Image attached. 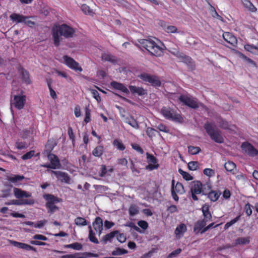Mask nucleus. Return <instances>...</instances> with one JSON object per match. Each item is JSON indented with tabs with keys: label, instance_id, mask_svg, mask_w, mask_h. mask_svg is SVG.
<instances>
[{
	"label": "nucleus",
	"instance_id": "f257e3e1",
	"mask_svg": "<svg viewBox=\"0 0 258 258\" xmlns=\"http://www.w3.org/2000/svg\"><path fill=\"white\" fill-rule=\"evenodd\" d=\"M75 30L67 24L56 25L52 29V35L54 44L57 47L60 45L62 37L66 39L73 37Z\"/></svg>",
	"mask_w": 258,
	"mask_h": 258
},
{
	"label": "nucleus",
	"instance_id": "f03ea898",
	"mask_svg": "<svg viewBox=\"0 0 258 258\" xmlns=\"http://www.w3.org/2000/svg\"><path fill=\"white\" fill-rule=\"evenodd\" d=\"M139 42L152 55L160 56L163 53V49L158 45L154 41L150 39H140Z\"/></svg>",
	"mask_w": 258,
	"mask_h": 258
},
{
	"label": "nucleus",
	"instance_id": "7ed1b4c3",
	"mask_svg": "<svg viewBox=\"0 0 258 258\" xmlns=\"http://www.w3.org/2000/svg\"><path fill=\"white\" fill-rule=\"evenodd\" d=\"M204 127L212 140L219 144L224 143V140L221 134V131L216 128V125L214 123L207 122L205 123Z\"/></svg>",
	"mask_w": 258,
	"mask_h": 258
},
{
	"label": "nucleus",
	"instance_id": "20e7f679",
	"mask_svg": "<svg viewBox=\"0 0 258 258\" xmlns=\"http://www.w3.org/2000/svg\"><path fill=\"white\" fill-rule=\"evenodd\" d=\"M161 112L166 119L178 122H181L183 121L181 116L170 108L164 107L161 109Z\"/></svg>",
	"mask_w": 258,
	"mask_h": 258
},
{
	"label": "nucleus",
	"instance_id": "39448f33",
	"mask_svg": "<svg viewBox=\"0 0 258 258\" xmlns=\"http://www.w3.org/2000/svg\"><path fill=\"white\" fill-rule=\"evenodd\" d=\"M178 99L184 105L193 109H197L199 107L200 104L196 98L186 95L180 96Z\"/></svg>",
	"mask_w": 258,
	"mask_h": 258
},
{
	"label": "nucleus",
	"instance_id": "423d86ee",
	"mask_svg": "<svg viewBox=\"0 0 258 258\" xmlns=\"http://www.w3.org/2000/svg\"><path fill=\"white\" fill-rule=\"evenodd\" d=\"M138 77L143 81L149 82L154 87H160L161 85L160 81L155 76H152L147 73H143L139 75Z\"/></svg>",
	"mask_w": 258,
	"mask_h": 258
},
{
	"label": "nucleus",
	"instance_id": "0eeeda50",
	"mask_svg": "<svg viewBox=\"0 0 258 258\" xmlns=\"http://www.w3.org/2000/svg\"><path fill=\"white\" fill-rule=\"evenodd\" d=\"M174 55L177 57L181 62L186 63L189 69L191 70L195 69V63L193 61L192 59L184 54V53L179 51H176V53H174Z\"/></svg>",
	"mask_w": 258,
	"mask_h": 258
},
{
	"label": "nucleus",
	"instance_id": "6e6552de",
	"mask_svg": "<svg viewBox=\"0 0 258 258\" xmlns=\"http://www.w3.org/2000/svg\"><path fill=\"white\" fill-rule=\"evenodd\" d=\"M190 189V193L194 201H198V198L196 195L200 194L202 192V183L199 180L192 181Z\"/></svg>",
	"mask_w": 258,
	"mask_h": 258
},
{
	"label": "nucleus",
	"instance_id": "1a4fd4ad",
	"mask_svg": "<svg viewBox=\"0 0 258 258\" xmlns=\"http://www.w3.org/2000/svg\"><path fill=\"white\" fill-rule=\"evenodd\" d=\"M63 59L64 63L69 68L75 71L76 72H81L83 71L82 68L80 66L79 63L73 58L68 55H64L63 57Z\"/></svg>",
	"mask_w": 258,
	"mask_h": 258
},
{
	"label": "nucleus",
	"instance_id": "9d476101",
	"mask_svg": "<svg viewBox=\"0 0 258 258\" xmlns=\"http://www.w3.org/2000/svg\"><path fill=\"white\" fill-rule=\"evenodd\" d=\"M26 102V96L25 95L14 96V99L12 100L11 104V106H14L18 109H22L23 108Z\"/></svg>",
	"mask_w": 258,
	"mask_h": 258
},
{
	"label": "nucleus",
	"instance_id": "9b49d317",
	"mask_svg": "<svg viewBox=\"0 0 258 258\" xmlns=\"http://www.w3.org/2000/svg\"><path fill=\"white\" fill-rule=\"evenodd\" d=\"M242 150L250 156H255L257 155L258 151L250 143L244 142L241 145Z\"/></svg>",
	"mask_w": 258,
	"mask_h": 258
},
{
	"label": "nucleus",
	"instance_id": "f8f14e48",
	"mask_svg": "<svg viewBox=\"0 0 258 258\" xmlns=\"http://www.w3.org/2000/svg\"><path fill=\"white\" fill-rule=\"evenodd\" d=\"M47 171L50 172L52 174H54L57 179L60 180L61 182L69 183L70 181V177L69 176L68 174L66 172L60 171L49 170L48 169L47 170Z\"/></svg>",
	"mask_w": 258,
	"mask_h": 258
},
{
	"label": "nucleus",
	"instance_id": "ddd939ff",
	"mask_svg": "<svg viewBox=\"0 0 258 258\" xmlns=\"http://www.w3.org/2000/svg\"><path fill=\"white\" fill-rule=\"evenodd\" d=\"M47 158L50 162L51 169H58L61 167V164L57 156L53 154H48Z\"/></svg>",
	"mask_w": 258,
	"mask_h": 258
},
{
	"label": "nucleus",
	"instance_id": "4468645a",
	"mask_svg": "<svg viewBox=\"0 0 258 258\" xmlns=\"http://www.w3.org/2000/svg\"><path fill=\"white\" fill-rule=\"evenodd\" d=\"M10 242L11 244H12L13 246L19 248L25 249L27 250H33L34 251H36V248L35 247L27 244L14 240H10Z\"/></svg>",
	"mask_w": 258,
	"mask_h": 258
},
{
	"label": "nucleus",
	"instance_id": "2eb2a0df",
	"mask_svg": "<svg viewBox=\"0 0 258 258\" xmlns=\"http://www.w3.org/2000/svg\"><path fill=\"white\" fill-rule=\"evenodd\" d=\"M93 226L96 232H98V235L100 236L103 230V221L100 217L95 218L93 223Z\"/></svg>",
	"mask_w": 258,
	"mask_h": 258
},
{
	"label": "nucleus",
	"instance_id": "dca6fc26",
	"mask_svg": "<svg viewBox=\"0 0 258 258\" xmlns=\"http://www.w3.org/2000/svg\"><path fill=\"white\" fill-rule=\"evenodd\" d=\"M128 88L133 94H137L139 96H143L147 94L146 90L144 89L142 87L130 85Z\"/></svg>",
	"mask_w": 258,
	"mask_h": 258
},
{
	"label": "nucleus",
	"instance_id": "f3484780",
	"mask_svg": "<svg viewBox=\"0 0 258 258\" xmlns=\"http://www.w3.org/2000/svg\"><path fill=\"white\" fill-rule=\"evenodd\" d=\"M14 194L16 198L21 199L23 197L29 198L31 196V194L22 189L15 187L13 189Z\"/></svg>",
	"mask_w": 258,
	"mask_h": 258
},
{
	"label": "nucleus",
	"instance_id": "a211bd4d",
	"mask_svg": "<svg viewBox=\"0 0 258 258\" xmlns=\"http://www.w3.org/2000/svg\"><path fill=\"white\" fill-rule=\"evenodd\" d=\"M250 238L249 236L238 237L234 240L233 245L234 246H237L238 245L248 244L250 242Z\"/></svg>",
	"mask_w": 258,
	"mask_h": 258
},
{
	"label": "nucleus",
	"instance_id": "6ab92c4d",
	"mask_svg": "<svg viewBox=\"0 0 258 258\" xmlns=\"http://www.w3.org/2000/svg\"><path fill=\"white\" fill-rule=\"evenodd\" d=\"M223 38L226 42L233 46L237 44L236 38L229 32H224L223 34Z\"/></svg>",
	"mask_w": 258,
	"mask_h": 258
},
{
	"label": "nucleus",
	"instance_id": "aec40b11",
	"mask_svg": "<svg viewBox=\"0 0 258 258\" xmlns=\"http://www.w3.org/2000/svg\"><path fill=\"white\" fill-rule=\"evenodd\" d=\"M202 211L203 215L204 217V220L206 222H209L212 219V214L209 211V206L208 205L205 204L202 206Z\"/></svg>",
	"mask_w": 258,
	"mask_h": 258
},
{
	"label": "nucleus",
	"instance_id": "412c9836",
	"mask_svg": "<svg viewBox=\"0 0 258 258\" xmlns=\"http://www.w3.org/2000/svg\"><path fill=\"white\" fill-rule=\"evenodd\" d=\"M207 222L204 220H198L195 224L194 231L196 233H201V231L205 227Z\"/></svg>",
	"mask_w": 258,
	"mask_h": 258
},
{
	"label": "nucleus",
	"instance_id": "4be33fe9",
	"mask_svg": "<svg viewBox=\"0 0 258 258\" xmlns=\"http://www.w3.org/2000/svg\"><path fill=\"white\" fill-rule=\"evenodd\" d=\"M7 179L10 182L17 184L25 179V177L23 175L11 174V175L7 176Z\"/></svg>",
	"mask_w": 258,
	"mask_h": 258
},
{
	"label": "nucleus",
	"instance_id": "5701e85b",
	"mask_svg": "<svg viewBox=\"0 0 258 258\" xmlns=\"http://www.w3.org/2000/svg\"><path fill=\"white\" fill-rule=\"evenodd\" d=\"M44 198L47 201L46 205L55 204L60 202L59 199L54 196L50 194H46L44 195Z\"/></svg>",
	"mask_w": 258,
	"mask_h": 258
},
{
	"label": "nucleus",
	"instance_id": "b1692460",
	"mask_svg": "<svg viewBox=\"0 0 258 258\" xmlns=\"http://www.w3.org/2000/svg\"><path fill=\"white\" fill-rule=\"evenodd\" d=\"M224 168L227 171L233 174H234L236 171V165L232 161H228L226 162L224 164Z\"/></svg>",
	"mask_w": 258,
	"mask_h": 258
},
{
	"label": "nucleus",
	"instance_id": "393cba45",
	"mask_svg": "<svg viewBox=\"0 0 258 258\" xmlns=\"http://www.w3.org/2000/svg\"><path fill=\"white\" fill-rule=\"evenodd\" d=\"M118 233V231L117 230L111 232L104 236L101 240V242H102L103 244H105L108 241H111V239Z\"/></svg>",
	"mask_w": 258,
	"mask_h": 258
},
{
	"label": "nucleus",
	"instance_id": "a878e982",
	"mask_svg": "<svg viewBox=\"0 0 258 258\" xmlns=\"http://www.w3.org/2000/svg\"><path fill=\"white\" fill-rule=\"evenodd\" d=\"M55 146H56V143L54 139H51L48 140L45 146V152L47 153V155L48 154H51L50 152L52 151Z\"/></svg>",
	"mask_w": 258,
	"mask_h": 258
},
{
	"label": "nucleus",
	"instance_id": "bb28decb",
	"mask_svg": "<svg viewBox=\"0 0 258 258\" xmlns=\"http://www.w3.org/2000/svg\"><path fill=\"white\" fill-rule=\"evenodd\" d=\"M111 86L114 89L120 90L124 93H128L129 91L122 84L113 81L111 83Z\"/></svg>",
	"mask_w": 258,
	"mask_h": 258
},
{
	"label": "nucleus",
	"instance_id": "cd10ccee",
	"mask_svg": "<svg viewBox=\"0 0 258 258\" xmlns=\"http://www.w3.org/2000/svg\"><path fill=\"white\" fill-rule=\"evenodd\" d=\"M20 73L21 76V79L23 81L27 84H30L31 83V80L30 79V75L29 73L24 69H22L20 70Z\"/></svg>",
	"mask_w": 258,
	"mask_h": 258
},
{
	"label": "nucleus",
	"instance_id": "c85d7f7f",
	"mask_svg": "<svg viewBox=\"0 0 258 258\" xmlns=\"http://www.w3.org/2000/svg\"><path fill=\"white\" fill-rule=\"evenodd\" d=\"M218 122L219 126L224 130H232L234 127V125L229 124L228 122L221 118L220 119V121H218Z\"/></svg>",
	"mask_w": 258,
	"mask_h": 258
},
{
	"label": "nucleus",
	"instance_id": "c756f323",
	"mask_svg": "<svg viewBox=\"0 0 258 258\" xmlns=\"http://www.w3.org/2000/svg\"><path fill=\"white\" fill-rule=\"evenodd\" d=\"M10 18L13 22H16L17 23H23V21H24V19H25L24 16L16 13H13L11 15Z\"/></svg>",
	"mask_w": 258,
	"mask_h": 258
},
{
	"label": "nucleus",
	"instance_id": "7c9ffc66",
	"mask_svg": "<svg viewBox=\"0 0 258 258\" xmlns=\"http://www.w3.org/2000/svg\"><path fill=\"white\" fill-rule=\"evenodd\" d=\"M208 195V198L212 202H216L220 196L221 195V192L219 191L211 190L209 192Z\"/></svg>",
	"mask_w": 258,
	"mask_h": 258
},
{
	"label": "nucleus",
	"instance_id": "2f4dec72",
	"mask_svg": "<svg viewBox=\"0 0 258 258\" xmlns=\"http://www.w3.org/2000/svg\"><path fill=\"white\" fill-rule=\"evenodd\" d=\"M244 48L247 51L255 54L256 52H258V43L256 45H250L249 44H245L244 45Z\"/></svg>",
	"mask_w": 258,
	"mask_h": 258
},
{
	"label": "nucleus",
	"instance_id": "473e14b6",
	"mask_svg": "<svg viewBox=\"0 0 258 258\" xmlns=\"http://www.w3.org/2000/svg\"><path fill=\"white\" fill-rule=\"evenodd\" d=\"M103 146H98L93 150L92 155L95 157H100L103 154Z\"/></svg>",
	"mask_w": 258,
	"mask_h": 258
},
{
	"label": "nucleus",
	"instance_id": "72a5a7b5",
	"mask_svg": "<svg viewBox=\"0 0 258 258\" xmlns=\"http://www.w3.org/2000/svg\"><path fill=\"white\" fill-rule=\"evenodd\" d=\"M186 231V226L184 224H181L178 226L175 230V234L176 235L182 234Z\"/></svg>",
	"mask_w": 258,
	"mask_h": 258
},
{
	"label": "nucleus",
	"instance_id": "f704fd0d",
	"mask_svg": "<svg viewBox=\"0 0 258 258\" xmlns=\"http://www.w3.org/2000/svg\"><path fill=\"white\" fill-rule=\"evenodd\" d=\"M89 240L93 243L95 244H98L99 241L95 236V233L93 232V230L92 229L91 226H89Z\"/></svg>",
	"mask_w": 258,
	"mask_h": 258
},
{
	"label": "nucleus",
	"instance_id": "c9c22d12",
	"mask_svg": "<svg viewBox=\"0 0 258 258\" xmlns=\"http://www.w3.org/2000/svg\"><path fill=\"white\" fill-rule=\"evenodd\" d=\"M102 58L105 61H110L113 63L116 62V57L109 53H104L102 54Z\"/></svg>",
	"mask_w": 258,
	"mask_h": 258
},
{
	"label": "nucleus",
	"instance_id": "e433bc0d",
	"mask_svg": "<svg viewBox=\"0 0 258 258\" xmlns=\"http://www.w3.org/2000/svg\"><path fill=\"white\" fill-rule=\"evenodd\" d=\"M125 122L135 128L137 129L139 128L137 121L132 116L130 118H126Z\"/></svg>",
	"mask_w": 258,
	"mask_h": 258
},
{
	"label": "nucleus",
	"instance_id": "4c0bfd02",
	"mask_svg": "<svg viewBox=\"0 0 258 258\" xmlns=\"http://www.w3.org/2000/svg\"><path fill=\"white\" fill-rule=\"evenodd\" d=\"M128 212L131 216L138 214L139 212L138 207L136 205H132L129 208Z\"/></svg>",
	"mask_w": 258,
	"mask_h": 258
},
{
	"label": "nucleus",
	"instance_id": "58836bf2",
	"mask_svg": "<svg viewBox=\"0 0 258 258\" xmlns=\"http://www.w3.org/2000/svg\"><path fill=\"white\" fill-rule=\"evenodd\" d=\"M200 165V164L198 161H190L187 164L189 170L192 171L199 169Z\"/></svg>",
	"mask_w": 258,
	"mask_h": 258
},
{
	"label": "nucleus",
	"instance_id": "ea45409f",
	"mask_svg": "<svg viewBox=\"0 0 258 258\" xmlns=\"http://www.w3.org/2000/svg\"><path fill=\"white\" fill-rule=\"evenodd\" d=\"M66 248H73L75 250H81L82 248V245L78 242H75L72 244H67L64 245Z\"/></svg>",
	"mask_w": 258,
	"mask_h": 258
},
{
	"label": "nucleus",
	"instance_id": "a19ab883",
	"mask_svg": "<svg viewBox=\"0 0 258 258\" xmlns=\"http://www.w3.org/2000/svg\"><path fill=\"white\" fill-rule=\"evenodd\" d=\"M47 85H48V86L49 88L51 97L53 99H56L57 98L56 94L55 92L54 91V90L52 88L51 86V84L52 83L51 79H47Z\"/></svg>",
	"mask_w": 258,
	"mask_h": 258
},
{
	"label": "nucleus",
	"instance_id": "79ce46f5",
	"mask_svg": "<svg viewBox=\"0 0 258 258\" xmlns=\"http://www.w3.org/2000/svg\"><path fill=\"white\" fill-rule=\"evenodd\" d=\"M243 5L245 8H247L248 10L251 12H254L256 11V9L253 5V4L248 1H244L243 2Z\"/></svg>",
	"mask_w": 258,
	"mask_h": 258
},
{
	"label": "nucleus",
	"instance_id": "37998d69",
	"mask_svg": "<svg viewBox=\"0 0 258 258\" xmlns=\"http://www.w3.org/2000/svg\"><path fill=\"white\" fill-rule=\"evenodd\" d=\"M81 10L85 14L92 15L94 14L93 10L86 4L82 5Z\"/></svg>",
	"mask_w": 258,
	"mask_h": 258
},
{
	"label": "nucleus",
	"instance_id": "c03bdc74",
	"mask_svg": "<svg viewBox=\"0 0 258 258\" xmlns=\"http://www.w3.org/2000/svg\"><path fill=\"white\" fill-rule=\"evenodd\" d=\"M188 152L191 155H196L200 153L201 151V149L199 147L194 146H188Z\"/></svg>",
	"mask_w": 258,
	"mask_h": 258
},
{
	"label": "nucleus",
	"instance_id": "a18cd8bd",
	"mask_svg": "<svg viewBox=\"0 0 258 258\" xmlns=\"http://www.w3.org/2000/svg\"><path fill=\"white\" fill-rule=\"evenodd\" d=\"M178 172L182 176L183 178L186 180H191L193 179V177L188 173L184 171L181 169H179Z\"/></svg>",
	"mask_w": 258,
	"mask_h": 258
},
{
	"label": "nucleus",
	"instance_id": "49530a36",
	"mask_svg": "<svg viewBox=\"0 0 258 258\" xmlns=\"http://www.w3.org/2000/svg\"><path fill=\"white\" fill-rule=\"evenodd\" d=\"M113 145L119 150L123 151L125 149V146L118 139H115L114 140L113 142Z\"/></svg>",
	"mask_w": 258,
	"mask_h": 258
},
{
	"label": "nucleus",
	"instance_id": "de8ad7c7",
	"mask_svg": "<svg viewBox=\"0 0 258 258\" xmlns=\"http://www.w3.org/2000/svg\"><path fill=\"white\" fill-rule=\"evenodd\" d=\"M75 224L77 225L85 226L87 225L86 220L82 217H77L75 220Z\"/></svg>",
	"mask_w": 258,
	"mask_h": 258
},
{
	"label": "nucleus",
	"instance_id": "09e8293b",
	"mask_svg": "<svg viewBox=\"0 0 258 258\" xmlns=\"http://www.w3.org/2000/svg\"><path fill=\"white\" fill-rule=\"evenodd\" d=\"M127 253V250L124 249H122L120 248H117L115 250H113L112 252V254L113 255H120L123 254H125Z\"/></svg>",
	"mask_w": 258,
	"mask_h": 258
},
{
	"label": "nucleus",
	"instance_id": "8fccbe9b",
	"mask_svg": "<svg viewBox=\"0 0 258 258\" xmlns=\"http://www.w3.org/2000/svg\"><path fill=\"white\" fill-rule=\"evenodd\" d=\"M211 188V184L209 183H206L204 185L202 184V192L203 195H207L208 194L209 190Z\"/></svg>",
	"mask_w": 258,
	"mask_h": 258
},
{
	"label": "nucleus",
	"instance_id": "3c124183",
	"mask_svg": "<svg viewBox=\"0 0 258 258\" xmlns=\"http://www.w3.org/2000/svg\"><path fill=\"white\" fill-rule=\"evenodd\" d=\"M146 155L147 162L148 163L157 164V159L153 155L149 154V153H147Z\"/></svg>",
	"mask_w": 258,
	"mask_h": 258
},
{
	"label": "nucleus",
	"instance_id": "603ef678",
	"mask_svg": "<svg viewBox=\"0 0 258 258\" xmlns=\"http://www.w3.org/2000/svg\"><path fill=\"white\" fill-rule=\"evenodd\" d=\"M46 207L48 209V212L50 213L51 214H53L58 210V208L54 204L50 205V204H48V205H46Z\"/></svg>",
	"mask_w": 258,
	"mask_h": 258
},
{
	"label": "nucleus",
	"instance_id": "864d4df0",
	"mask_svg": "<svg viewBox=\"0 0 258 258\" xmlns=\"http://www.w3.org/2000/svg\"><path fill=\"white\" fill-rule=\"evenodd\" d=\"M240 217V216L239 215V216H237L236 217H235V218H234L233 219L231 220L230 221L226 223V224L225 225V229H227V228H229V227L232 226L233 224H234V223L237 222L239 220Z\"/></svg>",
	"mask_w": 258,
	"mask_h": 258
},
{
	"label": "nucleus",
	"instance_id": "5fc2aeb1",
	"mask_svg": "<svg viewBox=\"0 0 258 258\" xmlns=\"http://www.w3.org/2000/svg\"><path fill=\"white\" fill-rule=\"evenodd\" d=\"M35 154V151L33 150L30 151L22 156L23 160H27L31 158Z\"/></svg>",
	"mask_w": 258,
	"mask_h": 258
},
{
	"label": "nucleus",
	"instance_id": "6e6d98bb",
	"mask_svg": "<svg viewBox=\"0 0 258 258\" xmlns=\"http://www.w3.org/2000/svg\"><path fill=\"white\" fill-rule=\"evenodd\" d=\"M203 173L206 176L211 177L214 176L215 171L212 169L206 168L203 170Z\"/></svg>",
	"mask_w": 258,
	"mask_h": 258
},
{
	"label": "nucleus",
	"instance_id": "4d7b16f0",
	"mask_svg": "<svg viewBox=\"0 0 258 258\" xmlns=\"http://www.w3.org/2000/svg\"><path fill=\"white\" fill-rule=\"evenodd\" d=\"M90 110L88 108H85V117L84 121L87 123L90 121V115H91Z\"/></svg>",
	"mask_w": 258,
	"mask_h": 258
},
{
	"label": "nucleus",
	"instance_id": "13d9d810",
	"mask_svg": "<svg viewBox=\"0 0 258 258\" xmlns=\"http://www.w3.org/2000/svg\"><path fill=\"white\" fill-rule=\"evenodd\" d=\"M175 190L177 192L182 194L184 192V187L182 183L177 182L175 185Z\"/></svg>",
	"mask_w": 258,
	"mask_h": 258
},
{
	"label": "nucleus",
	"instance_id": "bf43d9fd",
	"mask_svg": "<svg viewBox=\"0 0 258 258\" xmlns=\"http://www.w3.org/2000/svg\"><path fill=\"white\" fill-rule=\"evenodd\" d=\"M117 239L120 243H123L126 241V236L123 233H118L116 235Z\"/></svg>",
	"mask_w": 258,
	"mask_h": 258
},
{
	"label": "nucleus",
	"instance_id": "052dcab7",
	"mask_svg": "<svg viewBox=\"0 0 258 258\" xmlns=\"http://www.w3.org/2000/svg\"><path fill=\"white\" fill-rule=\"evenodd\" d=\"M155 132H157V130L151 127H148L146 130V134L150 138L155 136Z\"/></svg>",
	"mask_w": 258,
	"mask_h": 258
},
{
	"label": "nucleus",
	"instance_id": "680f3d73",
	"mask_svg": "<svg viewBox=\"0 0 258 258\" xmlns=\"http://www.w3.org/2000/svg\"><path fill=\"white\" fill-rule=\"evenodd\" d=\"M181 251L182 250L181 248H178L175 250H173L168 254L167 258H172L173 257H175L178 254H179L181 252Z\"/></svg>",
	"mask_w": 258,
	"mask_h": 258
},
{
	"label": "nucleus",
	"instance_id": "e2e57ef3",
	"mask_svg": "<svg viewBox=\"0 0 258 258\" xmlns=\"http://www.w3.org/2000/svg\"><path fill=\"white\" fill-rule=\"evenodd\" d=\"M16 147L19 150L26 149L28 147L27 144L25 142H17L16 143Z\"/></svg>",
	"mask_w": 258,
	"mask_h": 258
},
{
	"label": "nucleus",
	"instance_id": "0e129e2a",
	"mask_svg": "<svg viewBox=\"0 0 258 258\" xmlns=\"http://www.w3.org/2000/svg\"><path fill=\"white\" fill-rule=\"evenodd\" d=\"M251 207V205L249 203H247L244 206L245 213L248 216H250L252 214Z\"/></svg>",
	"mask_w": 258,
	"mask_h": 258
},
{
	"label": "nucleus",
	"instance_id": "69168bd1",
	"mask_svg": "<svg viewBox=\"0 0 258 258\" xmlns=\"http://www.w3.org/2000/svg\"><path fill=\"white\" fill-rule=\"evenodd\" d=\"M80 254L79 253L66 254L61 256L60 258H81L82 257L80 256Z\"/></svg>",
	"mask_w": 258,
	"mask_h": 258
},
{
	"label": "nucleus",
	"instance_id": "338daca9",
	"mask_svg": "<svg viewBox=\"0 0 258 258\" xmlns=\"http://www.w3.org/2000/svg\"><path fill=\"white\" fill-rule=\"evenodd\" d=\"M24 21H23V23H24L26 25L31 27H33L35 25V22L29 20V17L24 16Z\"/></svg>",
	"mask_w": 258,
	"mask_h": 258
},
{
	"label": "nucleus",
	"instance_id": "774afa93",
	"mask_svg": "<svg viewBox=\"0 0 258 258\" xmlns=\"http://www.w3.org/2000/svg\"><path fill=\"white\" fill-rule=\"evenodd\" d=\"M167 33H177V28L174 26H168L166 28Z\"/></svg>",
	"mask_w": 258,
	"mask_h": 258
}]
</instances>
